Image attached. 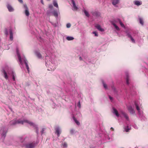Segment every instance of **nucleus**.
<instances>
[{
  "label": "nucleus",
  "mask_w": 148,
  "mask_h": 148,
  "mask_svg": "<svg viewBox=\"0 0 148 148\" xmlns=\"http://www.w3.org/2000/svg\"><path fill=\"white\" fill-rule=\"evenodd\" d=\"M84 12L86 16L88 17L89 16L88 13L86 10H84Z\"/></svg>",
  "instance_id": "29"
},
{
  "label": "nucleus",
  "mask_w": 148,
  "mask_h": 148,
  "mask_svg": "<svg viewBox=\"0 0 148 148\" xmlns=\"http://www.w3.org/2000/svg\"><path fill=\"white\" fill-rule=\"evenodd\" d=\"M9 32L10 34V39L11 40H12L13 39V34L11 29H10L9 30Z\"/></svg>",
  "instance_id": "10"
},
{
  "label": "nucleus",
  "mask_w": 148,
  "mask_h": 148,
  "mask_svg": "<svg viewBox=\"0 0 148 148\" xmlns=\"http://www.w3.org/2000/svg\"><path fill=\"white\" fill-rule=\"evenodd\" d=\"M55 130L56 131V133L57 134V136L59 137L61 133V131L59 128L58 127L56 128L55 129Z\"/></svg>",
  "instance_id": "6"
},
{
  "label": "nucleus",
  "mask_w": 148,
  "mask_h": 148,
  "mask_svg": "<svg viewBox=\"0 0 148 148\" xmlns=\"http://www.w3.org/2000/svg\"><path fill=\"white\" fill-rule=\"evenodd\" d=\"M73 118L75 122L77 125H80V123L77 120V119L74 116H73Z\"/></svg>",
  "instance_id": "18"
},
{
  "label": "nucleus",
  "mask_w": 148,
  "mask_h": 148,
  "mask_svg": "<svg viewBox=\"0 0 148 148\" xmlns=\"http://www.w3.org/2000/svg\"><path fill=\"white\" fill-rule=\"evenodd\" d=\"M37 145V144L35 142H33L26 144L25 145L26 148H34Z\"/></svg>",
  "instance_id": "2"
},
{
  "label": "nucleus",
  "mask_w": 148,
  "mask_h": 148,
  "mask_svg": "<svg viewBox=\"0 0 148 148\" xmlns=\"http://www.w3.org/2000/svg\"><path fill=\"white\" fill-rule=\"evenodd\" d=\"M112 90H115V88L114 87V86H112Z\"/></svg>",
  "instance_id": "43"
},
{
  "label": "nucleus",
  "mask_w": 148,
  "mask_h": 148,
  "mask_svg": "<svg viewBox=\"0 0 148 148\" xmlns=\"http://www.w3.org/2000/svg\"><path fill=\"white\" fill-rule=\"evenodd\" d=\"M12 79L14 81H15V77H16V75L15 73L13 71H12Z\"/></svg>",
  "instance_id": "19"
},
{
  "label": "nucleus",
  "mask_w": 148,
  "mask_h": 148,
  "mask_svg": "<svg viewBox=\"0 0 148 148\" xmlns=\"http://www.w3.org/2000/svg\"><path fill=\"white\" fill-rule=\"evenodd\" d=\"M130 130V129L129 128H127L125 129V131L126 132H129V130Z\"/></svg>",
  "instance_id": "39"
},
{
  "label": "nucleus",
  "mask_w": 148,
  "mask_h": 148,
  "mask_svg": "<svg viewBox=\"0 0 148 148\" xmlns=\"http://www.w3.org/2000/svg\"><path fill=\"white\" fill-rule=\"evenodd\" d=\"M109 98L111 101H112V97H111L110 96H109Z\"/></svg>",
  "instance_id": "40"
},
{
  "label": "nucleus",
  "mask_w": 148,
  "mask_h": 148,
  "mask_svg": "<svg viewBox=\"0 0 148 148\" xmlns=\"http://www.w3.org/2000/svg\"><path fill=\"white\" fill-rule=\"evenodd\" d=\"M63 146L64 147H66L67 146V145L66 143L65 142L63 144Z\"/></svg>",
  "instance_id": "33"
},
{
  "label": "nucleus",
  "mask_w": 148,
  "mask_h": 148,
  "mask_svg": "<svg viewBox=\"0 0 148 148\" xmlns=\"http://www.w3.org/2000/svg\"><path fill=\"white\" fill-rule=\"evenodd\" d=\"M78 105H79V107H80V103L79 102V103L78 104Z\"/></svg>",
  "instance_id": "46"
},
{
  "label": "nucleus",
  "mask_w": 148,
  "mask_h": 148,
  "mask_svg": "<svg viewBox=\"0 0 148 148\" xmlns=\"http://www.w3.org/2000/svg\"><path fill=\"white\" fill-rule=\"evenodd\" d=\"M112 24L113 25V26H114V27H115V28L117 30H119V28L114 23H112Z\"/></svg>",
  "instance_id": "26"
},
{
  "label": "nucleus",
  "mask_w": 148,
  "mask_h": 148,
  "mask_svg": "<svg viewBox=\"0 0 148 148\" xmlns=\"http://www.w3.org/2000/svg\"><path fill=\"white\" fill-rule=\"evenodd\" d=\"M66 39L68 40H73L74 38L72 37L67 36L66 37Z\"/></svg>",
  "instance_id": "28"
},
{
  "label": "nucleus",
  "mask_w": 148,
  "mask_h": 148,
  "mask_svg": "<svg viewBox=\"0 0 148 148\" xmlns=\"http://www.w3.org/2000/svg\"><path fill=\"white\" fill-rule=\"evenodd\" d=\"M2 72L4 74V77L6 79H7L8 78V77L5 71L3 69L2 71Z\"/></svg>",
  "instance_id": "12"
},
{
  "label": "nucleus",
  "mask_w": 148,
  "mask_h": 148,
  "mask_svg": "<svg viewBox=\"0 0 148 148\" xmlns=\"http://www.w3.org/2000/svg\"><path fill=\"white\" fill-rule=\"evenodd\" d=\"M113 113L115 114L117 116L119 117V114L117 110L114 108H113Z\"/></svg>",
  "instance_id": "13"
},
{
  "label": "nucleus",
  "mask_w": 148,
  "mask_h": 148,
  "mask_svg": "<svg viewBox=\"0 0 148 148\" xmlns=\"http://www.w3.org/2000/svg\"><path fill=\"white\" fill-rule=\"evenodd\" d=\"M36 54L37 56L39 58H42V56L40 53L38 52H36Z\"/></svg>",
  "instance_id": "24"
},
{
  "label": "nucleus",
  "mask_w": 148,
  "mask_h": 148,
  "mask_svg": "<svg viewBox=\"0 0 148 148\" xmlns=\"http://www.w3.org/2000/svg\"><path fill=\"white\" fill-rule=\"evenodd\" d=\"M17 124H21L23 125L24 123H28L31 126H34L35 125L33 123L30 122L27 120H22L20 119L17 121Z\"/></svg>",
  "instance_id": "1"
},
{
  "label": "nucleus",
  "mask_w": 148,
  "mask_h": 148,
  "mask_svg": "<svg viewBox=\"0 0 148 148\" xmlns=\"http://www.w3.org/2000/svg\"><path fill=\"white\" fill-rule=\"evenodd\" d=\"M5 34L7 35H8V31H7V30H6V31H5Z\"/></svg>",
  "instance_id": "41"
},
{
  "label": "nucleus",
  "mask_w": 148,
  "mask_h": 148,
  "mask_svg": "<svg viewBox=\"0 0 148 148\" xmlns=\"http://www.w3.org/2000/svg\"><path fill=\"white\" fill-rule=\"evenodd\" d=\"M67 28H69L71 26V25L70 23H67L66 25Z\"/></svg>",
  "instance_id": "34"
},
{
  "label": "nucleus",
  "mask_w": 148,
  "mask_h": 148,
  "mask_svg": "<svg viewBox=\"0 0 148 148\" xmlns=\"http://www.w3.org/2000/svg\"><path fill=\"white\" fill-rule=\"evenodd\" d=\"M17 124V121L13 120L10 122V124L11 125H14Z\"/></svg>",
  "instance_id": "14"
},
{
  "label": "nucleus",
  "mask_w": 148,
  "mask_h": 148,
  "mask_svg": "<svg viewBox=\"0 0 148 148\" xmlns=\"http://www.w3.org/2000/svg\"><path fill=\"white\" fill-rule=\"evenodd\" d=\"M93 34H95V36H98V34L96 32H92Z\"/></svg>",
  "instance_id": "36"
},
{
  "label": "nucleus",
  "mask_w": 148,
  "mask_h": 148,
  "mask_svg": "<svg viewBox=\"0 0 148 148\" xmlns=\"http://www.w3.org/2000/svg\"><path fill=\"white\" fill-rule=\"evenodd\" d=\"M49 8L51 9H52L53 8V6L51 4H49Z\"/></svg>",
  "instance_id": "35"
},
{
  "label": "nucleus",
  "mask_w": 148,
  "mask_h": 148,
  "mask_svg": "<svg viewBox=\"0 0 148 148\" xmlns=\"http://www.w3.org/2000/svg\"><path fill=\"white\" fill-rule=\"evenodd\" d=\"M118 20L119 21L120 24V25H121V26L123 27H124L125 26H124V24L122 23V22L120 20V19H118Z\"/></svg>",
  "instance_id": "27"
},
{
  "label": "nucleus",
  "mask_w": 148,
  "mask_h": 148,
  "mask_svg": "<svg viewBox=\"0 0 148 148\" xmlns=\"http://www.w3.org/2000/svg\"><path fill=\"white\" fill-rule=\"evenodd\" d=\"M44 130H45V129L44 128H42V130L41 131V132L42 134H43V132L44 131Z\"/></svg>",
  "instance_id": "38"
},
{
  "label": "nucleus",
  "mask_w": 148,
  "mask_h": 148,
  "mask_svg": "<svg viewBox=\"0 0 148 148\" xmlns=\"http://www.w3.org/2000/svg\"><path fill=\"white\" fill-rule=\"evenodd\" d=\"M134 3L135 5L137 6H139L141 5L142 2L141 1H134Z\"/></svg>",
  "instance_id": "15"
},
{
  "label": "nucleus",
  "mask_w": 148,
  "mask_h": 148,
  "mask_svg": "<svg viewBox=\"0 0 148 148\" xmlns=\"http://www.w3.org/2000/svg\"><path fill=\"white\" fill-rule=\"evenodd\" d=\"M41 3H42L43 4H44L43 3V0H41Z\"/></svg>",
  "instance_id": "45"
},
{
  "label": "nucleus",
  "mask_w": 148,
  "mask_h": 148,
  "mask_svg": "<svg viewBox=\"0 0 148 148\" xmlns=\"http://www.w3.org/2000/svg\"><path fill=\"white\" fill-rule=\"evenodd\" d=\"M7 6L9 12H12L14 11V9L11 5L9 4H8Z\"/></svg>",
  "instance_id": "7"
},
{
  "label": "nucleus",
  "mask_w": 148,
  "mask_h": 148,
  "mask_svg": "<svg viewBox=\"0 0 148 148\" xmlns=\"http://www.w3.org/2000/svg\"><path fill=\"white\" fill-rule=\"evenodd\" d=\"M127 36L131 40H132V42H135V40L132 37V36L129 34H127Z\"/></svg>",
  "instance_id": "20"
},
{
  "label": "nucleus",
  "mask_w": 148,
  "mask_h": 148,
  "mask_svg": "<svg viewBox=\"0 0 148 148\" xmlns=\"http://www.w3.org/2000/svg\"><path fill=\"white\" fill-rule=\"evenodd\" d=\"M72 3L73 4V10H77L78 8L76 6L75 2L73 0H72Z\"/></svg>",
  "instance_id": "9"
},
{
  "label": "nucleus",
  "mask_w": 148,
  "mask_h": 148,
  "mask_svg": "<svg viewBox=\"0 0 148 148\" xmlns=\"http://www.w3.org/2000/svg\"><path fill=\"white\" fill-rule=\"evenodd\" d=\"M110 129L112 130V131H114V129L112 127H111L110 128Z\"/></svg>",
  "instance_id": "44"
},
{
  "label": "nucleus",
  "mask_w": 148,
  "mask_h": 148,
  "mask_svg": "<svg viewBox=\"0 0 148 148\" xmlns=\"http://www.w3.org/2000/svg\"><path fill=\"white\" fill-rule=\"evenodd\" d=\"M53 4L54 6L56 7L57 8H58V3L56 1H53Z\"/></svg>",
  "instance_id": "21"
},
{
  "label": "nucleus",
  "mask_w": 148,
  "mask_h": 148,
  "mask_svg": "<svg viewBox=\"0 0 148 148\" xmlns=\"http://www.w3.org/2000/svg\"><path fill=\"white\" fill-rule=\"evenodd\" d=\"M27 60H24L25 63L26 65V66L27 70L28 71V73H29V66H28V64L27 63Z\"/></svg>",
  "instance_id": "17"
},
{
  "label": "nucleus",
  "mask_w": 148,
  "mask_h": 148,
  "mask_svg": "<svg viewBox=\"0 0 148 148\" xmlns=\"http://www.w3.org/2000/svg\"><path fill=\"white\" fill-rule=\"evenodd\" d=\"M140 23L142 25H143L144 22L143 19L141 18H139Z\"/></svg>",
  "instance_id": "31"
},
{
  "label": "nucleus",
  "mask_w": 148,
  "mask_h": 148,
  "mask_svg": "<svg viewBox=\"0 0 148 148\" xmlns=\"http://www.w3.org/2000/svg\"><path fill=\"white\" fill-rule=\"evenodd\" d=\"M74 130L72 129L70 130V133L71 134H73L74 133Z\"/></svg>",
  "instance_id": "37"
},
{
  "label": "nucleus",
  "mask_w": 148,
  "mask_h": 148,
  "mask_svg": "<svg viewBox=\"0 0 148 148\" xmlns=\"http://www.w3.org/2000/svg\"><path fill=\"white\" fill-rule=\"evenodd\" d=\"M126 83L127 84H129V77L128 75H127V78L126 79Z\"/></svg>",
  "instance_id": "32"
},
{
  "label": "nucleus",
  "mask_w": 148,
  "mask_h": 148,
  "mask_svg": "<svg viewBox=\"0 0 148 148\" xmlns=\"http://www.w3.org/2000/svg\"><path fill=\"white\" fill-rule=\"evenodd\" d=\"M135 104L136 106V109L138 111H139L140 110V108H139V106L137 104V103H136V102H135Z\"/></svg>",
  "instance_id": "30"
},
{
  "label": "nucleus",
  "mask_w": 148,
  "mask_h": 148,
  "mask_svg": "<svg viewBox=\"0 0 148 148\" xmlns=\"http://www.w3.org/2000/svg\"><path fill=\"white\" fill-rule=\"evenodd\" d=\"M24 8H25V13L26 15L27 16H28L29 14L28 8H27L26 5H24Z\"/></svg>",
  "instance_id": "4"
},
{
  "label": "nucleus",
  "mask_w": 148,
  "mask_h": 148,
  "mask_svg": "<svg viewBox=\"0 0 148 148\" xmlns=\"http://www.w3.org/2000/svg\"><path fill=\"white\" fill-rule=\"evenodd\" d=\"M2 131L3 132L1 133V135L2 136L5 137L6 136L7 132L3 130Z\"/></svg>",
  "instance_id": "22"
},
{
  "label": "nucleus",
  "mask_w": 148,
  "mask_h": 148,
  "mask_svg": "<svg viewBox=\"0 0 148 148\" xmlns=\"http://www.w3.org/2000/svg\"><path fill=\"white\" fill-rule=\"evenodd\" d=\"M112 3L114 5H115L119 2V0H112Z\"/></svg>",
  "instance_id": "16"
},
{
  "label": "nucleus",
  "mask_w": 148,
  "mask_h": 148,
  "mask_svg": "<svg viewBox=\"0 0 148 148\" xmlns=\"http://www.w3.org/2000/svg\"><path fill=\"white\" fill-rule=\"evenodd\" d=\"M95 27L99 31L103 32L104 31V29L101 28V26L99 24H96Z\"/></svg>",
  "instance_id": "5"
},
{
  "label": "nucleus",
  "mask_w": 148,
  "mask_h": 148,
  "mask_svg": "<svg viewBox=\"0 0 148 148\" xmlns=\"http://www.w3.org/2000/svg\"><path fill=\"white\" fill-rule=\"evenodd\" d=\"M102 83L103 84V86L105 89H108L107 85L103 81H102Z\"/></svg>",
  "instance_id": "25"
},
{
  "label": "nucleus",
  "mask_w": 148,
  "mask_h": 148,
  "mask_svg": "<svg viewBox=\"0 0 148 148\" xmlns=\"http://www.w3.org/2000/svg\"><path fill=\"white\" fill-rule=\"evenodd\" d=\"M53 15L56 17H57L58 16V14L57 12L56 11H54L52 12Z\"/></svg>",
  "instance_id": "23"
},
{
  "label": "nucleus",
  "mask_w": 148,
  "mask_h": 148,
  "mask_svg": "<svg viewBox=\"0 0 148 148\" xmlns=\"http://www.w3.org/2000/svg\"><path fill=\"white\" fill-rule=\"evenodd\" d=\"M17 53L18 57V58L19 61V62H20V64H21L22 63V61L21 57L20 55V54L18 53V51L17 49Z\"/></svg>",
  "instance_id": "11"
},
{
  "label": "nucleus",
  "mask_w": 148,
  "mask_h": 148,
  "mask_svg": "<svg viewBox=\"0 0 148 148\" xmlns=\"http://www.w3.org/2000/svg\"><path fill=\"white\" fill-rule=\"evenodd\" d=\"M79 59L80 60H82V58L81 57H79Z\"/></svg>",
  "instance_id": "47"
},
{
  "label": "nucleus",
  "mask_w": 148,
  "mask_h": 148,
  "mask_svg": "<svg viewBox=\"0 0 148 148\" xmlns=\"http://www.w3.org/2000/svg\"><path fill=\"white\" fill-rule=\"evenodd\" d=\"M121 114L128 121L129 120V117L127 114L123 112H121Z\"/></svg>",
  "instance_id": "8"
},
{
  "label": "nucleus",
  "mask_w": 148,
  "mask_h": 148,
  "mask_svg": "<svg viewBox=\"0 0 148 148\" xmlns=\"http://www.w3.org/2000/svg\"><path fill=\"white\" fill-rule=\"evenodd\" d=\"M18 1L19 2H20L21 3H23V1L22 0H18Z\"/></svg>",
  "instance_id": "42"
},
{
  "label": "nucleus",
  "mask_w": 148,
  "mask_h": 148,
  "mask_svg": "<svg viewBox=\"0 0 148 148\" xmlns=\"http://www.w3.org/2000/svg\"><path fill=\"white\" fill-rule=\"evenodd\" d=\"M128 110L131 114H133L135 113V111L131 106H129L127 107Z\"/></svg>",
  "instance_id": "3"
}]
</instances>
